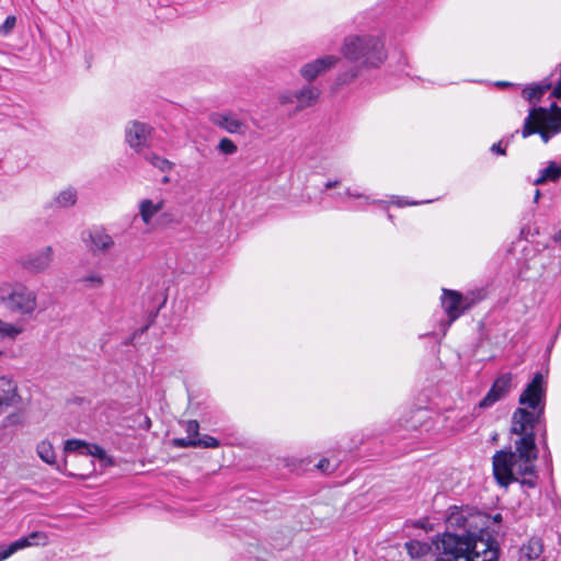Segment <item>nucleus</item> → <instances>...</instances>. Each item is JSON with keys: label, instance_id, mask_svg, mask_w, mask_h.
<instances>
[{"label": "nucleus", "instance_id": "38", "mask_svg": "<svg viewBox=\"0 0 561 561\" xmlns=\"http://www.w3.org/2000/svg\"><path fill=\"white\" fill-rule=\"evenodd\" d=\"M295 99V93L294 94H283L279 96V102L282 104H288V103H291Z\"/></svg>", "mask_w": 561, "mask_h": 561}, {"label": "nucleus", "instance_id": "40", "mask_svg": "<svg viewBox=\"0 0 561 561\" xmlns=\"http://www.w3.org/2000/svg\"><path fill=\"white\" fill-rule=\"evenodd\" d=\"M551 95L553 98H557V99H560L561 98V79L559 80V82L557 83V85L554 87Z\"/></svg>", "mask_w": 561, "mask_h": 561}, {"label": "nucleus", "instance_id": "32", "mask_svg": "<svg viewBox=\"0 0 561 561\" xmlns=\"http://www.w3.org/2000/svg\"><path fill=\"white\" fill-rule=\"evenodd\" d=\"M172 445L178 448H187L194 447L196 448V438H174L172 440Z\"/></svg>", "mask_w": 561, "mask_h": 561}, {"label": "nucleus", "instance_id": "2", "mask_svg": "<svg viewBox=\"0 0 561 561\" xmlns=\"http://www.w3.org/2000/svg\"><path fill=\"white\" fill-rule=\"evenodd\" d=\"M446 523L448 530L436 541L437 550L447 557L445 561H497L496 540L485 529L470 533L461 511L451 512Z\"/></svg>", "mask_w": 561, "mask_h": 561}, {"label": "nucleus", "instance_id": "45", "mask_svg": "<svg viewBox=\"0 0 561 561\" xmlns=\"http://www.w3.org/2000/svg\"><path fill=\"white\" fill-rule=\"evenodd\" d=\"M497 85H500V87H507V85H510V83L505 82V81H500V82H497Z\"/></svg>", "mask_w": 561, "mask_h": 561}, {"label": "nucleus", "instance_id": "17", "mask_svg": "<svg viewBox=\"0 0 561 561\" xmlns=\"http://www.w3.org/2000/svg\"><path fill=\"white\" fill-rule=\"evenodd\" d=\"M320 96V90L313 85H305L302 89L295 93L297 100L296 111H302L317 103Z\"/></svg>", "mask_w": 561, "mask_h": 561}, {"label": "nucleus", "instance_id": "18", "mask_svg": "<svg viewBox=\"0 0 561 561\" xmlns=\"http://www.w3.org/2000/svg\"><path fill=\"white\" fill-rule=\"evenodd\" d=\"M534 115L528 114V116L524 121V126L522 129V136L524 138L529 137L530 135L538 134L541 140L547 144L553 136L552 131L546 129L540 124L535 123Z\"/></svg>", "mask_w": 561, "mask_h": 561}, {"label": "nucleus", "instance_id": "39", "mask_svg": "<svg viewBox=\"0 0 561 561\" xmlns=\"http://www.w3.org/2000/svg\"><path fill=\"white\" fill-rule=\"evenodd\" d=\"M19 422L18 414H10L5 417V425H14Z\"/></svg>", "mask_w": 561, "mask_h": 561}, {"label": "nucleus", "instance_id": "9", "mask_svg": "<svg viewBox=\"0 0 561 561\" xmlns=\"http://www.w3.org/2000/svg\"><path fill=\"white\" fill-rule=\"evenodd\" d=\"M48 537L44 531H33L27 537L20 538L10 545H0V561H4L12 554L33 545L46 546Z\"/></svg>", "mask_w": 561, "mask_h": 561}, {"label": "nucleus", "instance_id": "3", "mask_svg": "<svg viewBox=\"0 0 561 561\" xmlns=\"http://www.w3.org/2000/svg\"><path fill=\"white\" fill-rule=\"evenodd\" d=\"M341 51L343 56L356 65L336 76L335 85L341 87L353 82L362 68H377L386 60L382 41L373 35H350L344 38Z\"/></svg>", "mask_w": 561, "mask_h": 561}, {"label": "nucleus", "instance_id": "36", "mask_svg": "<svg viewBox=\"0 0 561 561\" xmlns=\"http://www.w3.org/2000/svg\"><path fill=\"white\" fill-rule=\"evenodd\" d=\"M317 468L323 472L333 471L334 469H330V461L327 458H323L317 465Z\"/></svg>", "mask_w": 561, "mask_h": 561}, {"label": "nucleus", "instance_id": "31", "mask_svg": "<svg viewBox=\"0 0 561 561\" xmlns=\"http://www.w3.org/2000/svg\"><path fill=\"white\" fill-rule=\"evenodd\" d=\"M16 19L14 15H9L4 22L0 25V34L8 35L15 26Z\"/></svg>", "mask_w": 561, "mask_h": 561}, {"label": "nucleus", "instance_id": "15", "mask_svg": "<svg viewBox=\"0 0 561 561\" xmlns=\"http://www.w3.org/2000/svg\"><path fill=\"white\" fill-rule=\"evenodd\" d=\"M89 241L87 245L93 254L107 252L114 245L112 237L101 229L89 232Z\"/></svg>", "mask_w": 561, "mask_h": 561}, {"label": "nucleus", "instance_id": "42", "mask_svg": "<svg viewBox=\"0 0 561 561\" xmlns=\"http://www.w3.org/2000/svg\"><path fill=\"white\" fill-rule=\"evenodd\" d=\"M552 114H561V107H559L556 103H551L550 108H547Z\"/></svg>", "mask_w": 561, "mask_h": 561}, {"label": "nucleus", "instance_id": "29", "mask_svg": "<svg viewBox=\"0 0 561 561\" xmlns=\"http://www.w3.org/2000/svg\"><path fill=\"white\" fill-rule=\"evenodd\" d=\"M219 446V440L210 435H203L196 438V448H217Z\"/></svg>", "mask_w": 561, "mask_h": 561}, {"label": "nucleus", "instance_id": "4", "mask_svg": "<svg viewBox=\"0 0 561 561\" xmlns=\"http://www.w3.org/2000/svg\"><path fill=\"white\" fill-rule=\"evenodd\" d=\"M0 300L9 311L21 316H30L37 308V294L21 283L1 286Z\"/></svg>", "mask_w": 561, "mask_h": 561}, {"label": "nucleus", "instance_id": "34", "mask_svg": "<svg viewBox=\"0 0 561 561\" xmlns=\"http://www.w3.org/2000/svg\"><path fill=\"white\" fill-rule=\"evenodd\" d=\"M345 195L350 196V197H354V198H362L364 199L366 203L370 204H382L383 202L382 201H373L370 199V197L368 195H364V194H360V193H356V192H352L350 188H347L345 191Z\"/></svg>", "mask_w": 561, "mask_h": 561}, {"label": "nucleus", "instance_id": "10", "mask_svg": "<svg viewBox=\"0 0 561 561\" xmlns=\"http://www.w3.org/2000/svg\"><path fill=\"white\" fill-rule=\"evenodd\" d=\"M48 537L44 531H33L27 537L20 538L10 545H0V561H4L12 554L33 545L46 546Z\"/></svg>", "mask_w": 561, "mask_h": 561}, {"label": "nucleus", "instance_id": "20", "mask_svg": "<svg viewBox=\"0 0 561 561\" xmlns=\"http://www.w3.org/2000/svg\"><path fill=\"white\" fill-rule=\"evenodd\" d=\"M561 178V167L551 161L540 171L539 176L534 181V184L540 185L548 181L557 182Z\"/></svg>", "mask_w": 561, "mask_h": 561}, {"label": "nucleus", "instance_id": "46", "mask_svg": "<svg viewBox=\"0 0 561 561\" xmlns=\"http://www.w3.org/2000/svg\"><path fill=\"white\" fill-rule=\"evenodd\" d=\"M169 181H170V180H169V178H168V176H164V178H163V180H162V182H163V183H169Z\"/></svg>", "mask_w": 561, "mask_h": 561}, {"label": "nucleus", "instance_id": "28", "mask_svg": "<svg viewBox=\"0 0 561 561\" xmlns=\"http://www.w3.org/2000/svg\"><path fill=\"white\" fill-rule=\"evenodd\" d=\"M22 332V329L12 324V323H8L3 320L0 319V335L1 336H7V337H15L16 335H19L20 333Z\"/></svg>", "mask_w": 561, "mask_h": 561}, {"label": "nucleus", "instance_id": "33", "mask_svg": "<svg viewBox=\"0 0 561 561\" xmlns=\"http://www.w3.org/2000/svg\"><path fill=\"white\" fill-rule=\"evenodd\" d=\"M185 431L190 438H196L199 432V423L196 420H190L186 422Z\"/></svg>", "mask_w": 561, "mask_h": 561}, {"label": "nucleus", "instance_id": "5", "mask_svg": "<svg viewBox=\"0 0 561 561\" xmlns=\"http://www.w3.org/2000/svg\"><path fill=\"white\" fill-rule=\"evenodd\" d=\"M483 298L484 293L482 290L461 295L456 290L443 289L442 307L448 316L449 322H454L466 310L470 309L473 305L481 301Z\"/></svg>", "mask_w": 561, "mask_h": 561}, {"label": "nucleus", "instance_id": "6", "mask_svg": "<svg viewBox=\"0 0 561 561\" xmlns=\"http://www.w3.org/2000/svg\"><path fill=\"white\" fill-rule=\"evenodd\" d=\"M151 135L152 127L139 121L129 122L125 127V140L138 153L150 146Z\"/></svg>", "mask_w": 561, "mask_h": 561}, {"label": "nucleus", "instance_id": "27", "mask_svg": "<svg viewBox=\"0 0 561 561\" xmlns=\"http://www.w3.org/2000/svg\"><path fill=\"white\" fill-rule=\"evenodd\" d=\"M78 282L83 284L87 289H98L104 284L103 276L99 273H92L83 276Z\"/></svg>", "mask_w": 561, "mask_h": 561}, {"label": "nucleus", "instance_id": "24", "mask_svg": "<svg viewBox=\"0 0 561 561\" xmlns=\"http://www.w3.org/2000/svg\"><path fill=\"white\" fill-rule=\"evenodd\" d=\"M145 160L148 161L152 167L159 169L162 172H169L173 168V163L165 158L160 157L154 152H148L144 156Z\"/></svg>", "mask_w": 561, "mask_h": 561}, {"label": "nucleus", "instance_id": "12", "mask_svg": "<svg viewBox=\"0 0 561 561\" xmlns=\"http://www.w3.org/2000/svg\"><path fill=\"white\" fill-rule=\"evenodd\" d=\"M66 451H79L81 455L93 456L104 461L106 465L112 463L106 451L96 444H88L80 439H68L65 444Z\"/></svg>", "mask_w": 561, "mask_h": 561}, {"label": "nucleus", "instance_id": "7", "mask_svg": "<svg viewBox=\"0 0 561 561\" xmlns=\"http://www.w3.org/2000/svg\"><path fill=\"white\" fill-rule=\"evenodd\" d=\"M513 374H501L492 383L491 388L479 402L481 409L491 408L493 404L504 399L512 389Z\"/></svg>", "mask_w": 561, "mask_h": 561}, {"label": "nucleus", "instance_id": "47", "mask_svg": "<svg viewBox=\"0 0 561 561\" xmlns=\"http://www.w3.org/2000/svg\"><path fill=\"white\" fill-rule=\"evenodd\" d=\"M3 352L0 350V357L2 356Z\"/></svg>", "mask_w": 561, "mask_h": 561}, {"label": "nucleus", "instance_id": "23", "mask_svg": "<svg viewBox=\"0 0 561 561\" xmlns=\"http://www.w3.org/2000/svg\"><path fill=\"white\" fill-rule=\"evenodd\" d=\"M38 457L48 465H53L56 461V455L51 443L48 440H42L36 448Z\"/></svg>", "mask_w": 561, "mask_h": 561}, {"label": "nucleus", "instance_id": "35", "mask_svg": "<svg viewBox=\"0 0 561 561\" xmlns=\"http://www.w3.org/2000/svg\"><path fill=\"white\" fill-rule=\"evenodd\" d=\"M175 222L173 215L170 213H163L159 216L157 224L161 226H167L169 224Z\"/></svg>", "mask_w": 561, "mask_h": 561}, {"label": "nucleus", "instance_id": "14", "mask_svg": "<svg viewBox=\"0 0 561 561\" xmlns=\"http://www.w3.org/2000/svg\"><path fill=\"white\" fill-rule=\"evenodd\" d=\"M19 398L18 394V386L16 382L7 377H0V414L7 410L9 407L13 405V403Z\"/></svg>", "mask_w": 561, "mask_h": 561}, {"label": "nucleus", "instance_id": "13", "mask_svg": "<svg viewBox=\"0 0 561 561\" xmlns=\"http://www.w3.org/2000/svg\"><path fill=\"white\" fill-rule=\"evenodd\" d=\"M534 115L535 123L558 135L561 133V113L552 114L546 107H534L529 111Z\"/></svg>", "mask_w": 561, "mask_h": 561}, {"label": "nucleus", "instance_id": "21", "mask_svg": "<svg viewBox=\"0 0 561 561\" xmlns=\"http://www.w3.org/2000/svg\"><path fill=\"white\" fill-rule=\"evenodd\" d=\"M543 550V546L540 539L531 538L527 543L523 545L520 548V553L523 557L528 560L537 559Z\"/></svg>", "mask_w": 561, "mask_h": 561}, {"label": "nucleus", "instance_id": "1", "mask_svg": "<svg viewBox=\"0 0 561 561\" xmlns=\"http://www.w3.org/2000/svg\"><path fill=\"white\" fill-rule=\"evenodd\" d=\"M547 383L541 373L535 374L518 398L519 407L513 412L511 433L518 436L514 450H497L492 458L493 476L499 485L507 488L519 482L535 488L538 481L535 461L538 458L535 430L540 432L542 446L549 451L545 417Z\"/></svg>", "mask_w": 561, "mask_h": 561}, {"label": "nucleus", "instance_id": "25", "mask_svg": "<svg viewBox=\"0 0 561 561\" xmlns=\"http://www.w3.org/2000/svg\"><path fill=\"white\" fill-rule=\"evenodd\" d=\"M77 191L75 188H66L61 191L56 197L55 203L62 208L71 207L77 202Z\"/></svg>", "mask_w": 561, "mask_h": 561}, {"label": "nucleus", "instance_id": "43", "mask_svg": "<svg viewBox=\"0 0 561 561\" xmlns=\"http://www.w3.org/2000/svg\"><path fill=\"white\" fill-rule=\"evenodd\" d=\"M337 185H340V181H328L325 184H324V188L325 190H331L333 187H336Z\"/></svg>", "mask_w": 561, "mask_h": 561}, {"label": "nucleus", "instance_id": "11", "mask_svg": "<svg viewBox=\"0 0 561 561\" xmlns=\"http://www.w3.org/2000/svg\"><path fill=\"white\" fill-rule=\"evenodd\" d=\"M339 61H340V58L337 56L325 55V56L317 58L310 62L305 64L300 68L299 72H300V76L306 81L311 82V81L316 80L320 75L334 68Z\"/></svg>", "mask_w": 561, "mask_h": 561}, {"label": "nucleus", "instance_id": "19", "mask_svg": "<svg viewBox=\"0 0 561 561\" xmlns=\"http://www.w3.org/2000/svg\"><path fill=\"white\" fill-rule=\"evenodd\" d=\"M164 206L163 201L153 203L151 199H142L139 204V215L145 225L149 226L152 222L153 217L162 210Z\"/></svg>", "mask_w": 561, "mask_h": 561}, {"label": "nucleus", "instance_id": "16", "mask_svg": "<svg viewBox=\"0 0 561 561\" xmlns=\"http://www.w3.org/2000/svg\"><path fill=\"white\" fill-rule=\"evenodd\" d=\"M211 122L230 134H243L245 123L233 114H216Z\"/></svg>", "mask_w": 561, "mask_h": 561}, {"label": "nucleus", "instance_id": "37", "mask_svg": "<svg viewBox=\"0 0 561 561\" xmlns=\"http://www.w3.org/2000/svg\"><path fill=\"white\" fill-rule=\"evenodd\" d=\"M491 151L494 153H497V154H502V156L506 154L505 148L502 147L501 141L493 144L491 147Z\"/></svg>", "mask_w": 561, "mask_h": 561}, {"label": "nucleus", "instance_id": "41", "mask_svg": "<svg viewBox=\"0 0 561 561\" xmlns=\"http://www.w3.org/2000/svg\"><path fill=\"white\" fill-rule=\"evenodd\" d=\"M422 202H402L401 199H398L394 202L396 205L398 206H404V205H409V206H412V205H419L421 204Z\"/></svg>", "mask_w": 561, "mask_h": 561}, {"label": "nucleus", "instance_id": "44", "mask_svg": "<svg viewBox=\"0 0 561 561\" xmlns=\"http://www.w3.org/2000/svg\"><path fill=\"white\" fill-rule=\"evenodd\" d=\"M540 196H541V193H540V191L537 188V190L535 191L534 202H535V203H538V201H539Z\"/></svg>", "mask_w": 561, "mask_h": 561}, {"label": "nucleus", "instance_id": "30", "mask_svg": "<svg viewBox=\"0 0 561 561\" xmlns=\"http://www.w3.org/2000/svg\"><path fill=\"white\" fill-rule=\"evenodd\" d=\"M218 150L224 154H233L238 148L236 144L229 138H222L218 144Z\"/></svg>", "mask_w": 561, "mask_h": 561}, {"label": "nucleus", "instance_id": "22", "mask_svg": "<svg viewBox=\"0 0 561 561\" xmlns=\"http://www.w3.org/2000/svg\"><path fill=\"white\" fill-rule=\"evenodd\" d=\"M550 84H535L526 87L523 90V96L530 103H536L548 90H550Z\"/></svg>", "mask_w": 561, "mask_h": 561}, {"label": "nucleus", "instance_id": "26", "mask_svg": "<svg viewBox=\"0 0 561 561\" xmlns=\"http://www.w3.org/2000/svg\"><path fill=\"white\" fill-rule=\"evenodd\" d=\"M404 547L410 557L413 559L424 557L430 550V546L427 543L417 540H410L405 542Z\"/></svg>", "mask_w": 561, "mask_h": 561}, {"label": "nucleus", "instance_id": "8", "mask_svg": "<svg viewBox=\"0 0 561 561\" xmlns=\"http://www.w3.org/2000/svg\"><path fill=\"white\" fill-rule=\"evenodd\" d=\"M54 260V250L50 245L37 250L21 257V266L33 273L39 274L47 271Z\"/></svg>", "mask_w": 561, "mask_h": 561}]
</instances>
